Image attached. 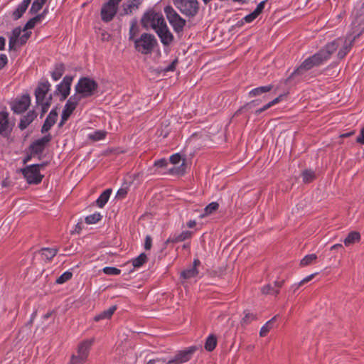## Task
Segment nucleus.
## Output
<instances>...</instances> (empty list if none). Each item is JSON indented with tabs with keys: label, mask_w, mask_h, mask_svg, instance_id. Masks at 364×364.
I'll return each mask as SVG.
<instances>
[{
	"label": "nucleus",
	"mask_w": 364,
	"mask_h": 364,
	"mask_svg": "<svg viewBox=\"0 0 364 364\" xmlns=\"http://www.w3.org/2000/svg\"><path fill=\"white\" fill-rule=\"evenodd\" d=\"M18 42V40L14 38H9V48L10 50H15V45Z\"/></svg>",
	"instance_id": "60"
},
{
	"label": "nucleus",
	"mask_w": 364,
	"mask_h": 364,
	"mask_svg": "<svg viewBox=\"0 0 364 364\" xmlns=\"http://www.w3.org/2000/svg\"><path fill=\"white\" fill-rule=\"evenodd\" d=\"M48 8H46L43 12L41 14H37L36 16H34L35 20L37 21V22H40L43 18H45L46 15L48 14Z\"/></svg>",
	"instance_id": "59"
},
{
	"label": "nucleus",
	"mask_w": 364,
	"mask_h": 364,
	"mask_svg": "<svg viewBox=\"0 0 364 364\" xmlns=\"http://www.w3.org/2000/svg\"><path fill=\"white\" fill-rule=\"evenodd\" d=\"M112 193V189L108 188L104 191L96 200V204L99 208H103L107 203Z\"/></svg>",
	"instance_id": "29"
},
{
	"label": "nucleus",
	"mask_w": 364,
	"mask_h": 364,
	"mask_svg": "<svg viewBox=\"0 0 364 364\" xmlns=\"http://www.w3.org/2000/svg\"><path fill=\"white\" fill-rule=\"evenodd\" d=\"M360 240V234L357 231L350 232L347 237L344 239L343 242L346 246H350L355 242H359Z\"/></svg>",
	"instance_id": "27"
},
{
	"label": "nucleus",
	"mask_w": 364,
	"mask_h": 364,
	"mask_svg": "<svg viewBox=\"0 0 364 364\" xmlns=\"http://www.w3.org/2000/svg\"><path fill=\"white\" fill-rule=\"evenodd\" d=\"M73 277V273L70 271H66L63 273L55 281L57 284H61L69 281Z\"/></svg>",
	"instance_id": "43"
},
{
	"label": "nucleus",
	"mask_w": 364,
	"mask_h": 364,
	"mask_svg": "<svg viewBox=\"0 0 364 364\" xmlns=\"http://www.w3.org/2000/svg\"><path fill=\"white\" fill-rule=\"evenodd\" d=\"M317 274V273H314V274H311L309 276H307L306 277H305L304 279H303L300 282H299V284H304L307 282H309V281H311L313 278H314V277Z\"/></svg>",
	"instance_id": "61"
},
{
	"label": "nucleus",
	"mask_w": 364,
	"mask_h": 364,
	"mask_svg": "<svg viewBox=\"0 0 364 364\" xmlns=\"http://www.w3.org/2000/svg\"><path fill=\"white\" fill-rule=\"evenodd\" d=\"M23 31V28H21V26H17L16 28H14L12 31V35H11V38H14L15 39H17L18 40L19 38L21 37L20 35L21 33V32Z\"/></svg>",
	"instance_id": "51"
},
{
	"label": "nucleus",
	"mask_w": 364,
	"mask_h": 364,
	"mask_svg": "<svg viewBox=\"0 0 364 364\" xmlns=\"http://www.w3.org/2000/svg\"><path fill=\"white\" fill-rule=\"evenodd\" d=\"M173 4L182 14L189 18H194L199 12L198 0H173Z\"/></svg>",
	"instance_id": "5"
},
{
	"label": "nucleus",
	"mask_w": 364,
	"mask_h": 364,
	"mask_svg": "<svg viewBox=\"0 0 364 364\" xmlns=\"http://www.w3.org/2000/svg\"><path fill=\"white\" fill-rule=\"evenodd\" d=\"M157 45V40L151 33H144L134 40V48L144 55L151 54Z\"/></svg>",
	"instance_id": "3"
},
{
	"label": "nucleus",
	"mask_w": 364,
	"mask_h": 364,
	"mask_svg": "<svg viewBox=\"0 0 364 364\" xmlns=\"http://www.w3.org/2000/svg\"><path fill=\"white\" fill-rule=\"evenodd\" d=\"M20 171L26 178L28 184H39L41 183L44 176L41 173L36 166L33 164L26 166L21 168Z\"/></svg>",
	"instance_id": "7"
},
{
	"label": "nucleus",
	"mask_w": 364,
	"mask_h": 364,
	"mask_svg": "<svg viewBox=\"0 0 364 364\" xmlns=\"http://www.w3.org/2000/svg\"><path fill=\"white\" fill-rule=\"evenodd\" d=\"M301 176L305 183H309L316 178L315 172L311 169H306L302 171Z\"/></svg>",
	"instance_id": "37"
},
{
	"label": "nucleus",
	"mask_w": 364,
	"mask_h": 364,
	"mask_svg": "<svg viewBox=\"0 0 364 364\" xmlns=\"http://www.w3.org/2000/svg\"><path fill=\"white\" fill-rule=\"evenodd\" d=\"M73 80V76L65 75L63 77L62 82L56 86V90L54 92V95H58L60 94V101L65 100L70 95Z\"/></svg>",
	"instance_id": "10"
},
{
	"label": "nucleus",
	"mask_w": 364,
	"mask_h": 364,
	"mask_svg": "<svg viewBox=\"0 0 364 364\" xmlns=\"http://www.w3.org/2000/svg\"><path fill=\"white\" fill-rule=\"evenodd\" d=\"M102 271L107 275H118L121 272L119 269L114 267H105L103 268Z\"/></svg>",
	"instance_id": "47"
},
{
	"label": "nucleus",
	"mask_w": 364,
	"mask_h": 364,
	"mask_svg": "<svg viewBox=\"0 0 364 364\" xmlns=\"http://www.w3.org/2000/svg\"><path fill=\"white\" fill-rule=\"evenodd\" d=\"M178 63V58H176L168 66H166L165 68L159 67L156 69H154L153 71L154 73H156L157 75H160L163 73H168L170 71L173 72L176 70V67Z\"/></svg>",
	"instance_id": "31"
},
{
	"label": "nucleus",
	"mask_w": 364,
	"mask_h": 364,
	"mask_svg": "<svg viewBox=\"0 0 364 364\" xmlns=\"http://www.w3.org/2000/svg\"><path fill=\"white\" fill-rule=\"evenodd\" d=\"M278 315L274 316L269 321H268L260 329L259 336L264 337L269 333V331L274 328V322L277 321Z\"/></svg>",
	"instance_id": "33"
},
{
	"label": "nucleus",
	"mask_w": 364,
	"mask_h": 364,
	"mask_svg": "<svg viewBox=\"0 0 364 364\" xmlns=\"http://www.w3.org/2000/svg\"><path fill=\"white\" fill-rule=\"evenodd\" d=\"M361 33L362 32L360 31L354 35L353 37L352 34H348L345 39L343 38V42L341 43V44H343V47L339 50L338 53V58L339 59H343L346 55V54L351 49L355 40L360 36Z\"/></svg>",
	"instance_id": "15"
},
{
	"label": "nucleus",
	"mask_w": 364,
	"mask_h": 364,
	"mask_svg": "<svg viewBox=\"0 0 364 364\" xmlns=\"http://www.w3.org/2000/svg\"><path fill=\"white\" fill-rule=\"evenodd\" d=\"M258 16V15L253 11L252 13H250V14L245 16L244 18H243V20L245 21V22L246 23H251Z\"/></svg>",
	"instance_id": "53"
},
{
	"label": "nucleus",
	"mask_w": 364,
	"mask_h": 364,
	"mask_svg": "<svg viewBox=\"0 0 364 364\" xmlns=\"http://www.w3.org/2000/svg\"><path fill=\"white\" fill-rule=\"evenodd\" d=\"M98 89V82L93 78L81 77L75 86V93L70 97L79 103L82 99L90 98L95 95Z\"/></svg>",
	"instance_id": "1"
},
{
	"label": "nucleus",
	"mask_w": 364,
	"mask_h": 364,
	"mask_svg": "<svg viewBox=\"0 0 364 364\" xmlns=\"http://www.w3.org/2000/svg\"><path fill=\"white\" fill-rule=\"evenodd\" d=\"M167 165L168 161L165 158L156 160L154 164V166L157 168H164L166 167Z\"/></svg>",
	"instance_id": "52"
},
{
	"label": "nucleus",
	"mask_w": 364,
	"mask_h": 364,
	"mask_svg": "<svg viewBox=\"0 0 364 364\" xmlns=\"http://www.w3.org/2000/svg\"><path fill=\"white\" fill-rule=\"evenodd\" d=\"M152 245V238L150 235H146L144 241V249L149 250L151 249Z\"/></svg>",
	"instance_id": "57"
},
{
	"label": "nucleus",
	"mask_w": 364,
	"mask_h": 364,
	"mask_svg": "<svg viewBox=\"0 0 364 364\" xmlns=\"http://www.w3.org/2000/svg\"><path fill=\"white\" fill-rule=\"evenodd\" d=\"M139 31V28L137 26V21L136 18L133 19L131 22V26L129 32V40L130 41H134L135 40V36L138 34Z\"/></svg>",
	"instance_id": "36"
},
{
	"label": "nucleus",
	"mask_w": 364,
	"mask_h": 364,
	"mask_svg": "<svg viewBox=\"0 0 364 364\" xmlns=\"http://www.w3.org/2000/svg\"><path fill=\"white\" fill-rule=\"evenodd\" d=\"M85 362V360L73 355L70 361L68 364H83Z\"/></svg>",
	"instance_id": "55"
},
{
	"label": "nucleus",
	"mask_w": 364,
	"mask_h": 364,
	"mask_svg": "<svg viewBox=\"0 0 364 364\" xmlns=\"http://www.w3.org/2000/svg\"><path fill=\"white\" fill-rule=\"evenodd\" d=\"M78 102H77L75 100H72V98L70 97V98L68 100L66 104L64 106V108L63 109L62 114H61V119L60 122L58 123V127H62L65 123L68 121V119L70 118V115L73 114L74 110L76 109L77 106L78 105Z\"/></svg>",
	"instance_id": "13"
},
{
	"label": "nucleus",
	"mask_w": 364,
	"mask_h": 364,
	"mask_svg": "<svg viewBox=\"0 0 364 364\" xmlns=\"http://www.w3.org/2000/svg\"><path fill=\"white\" fill-rule=\"evenodd\" d=\"M245 316L242 318L241 321V324L243 325H248L252 321L257 319V316L255 314H253L248 311H244Z\"/></svg>",
	"instance_id": "41"
},
{
	"label": "nucleus",
	"mask_w": 364,
	"mask_h": 364,
	"mask_svg": "<svg viewBox=\"0 0 364 364\" xmlns=\"http://www.w3.org/2000/svg\"><path fill=\"white\" fill-rule=\"evenodd\" d=\"M267 0H264L261 1L256 7V9L254 10V11L259 16L260 14L262 13L264 6Z\"/></svg>",
	"instance_id": "54"
},
{
	"label": "nucleus",
	"mask_w": 364,
	"mask_h": 364,
	"mask_svg": "<svg viewBox=\"0 0 364 364\" xmlns=\"http://www.w3.org/2000/svg\"><path fill=\"white\" fill-rule=\"evenodd\" d=\"M218 208H219V204L217 202H212V203H209L205 208L204 214L203 215V216L208 215L213 213V212L217 210L218 209Z\"/></svg>",
	"instance_id": "44"
},
{
	"label": "nucleus",
	"mask_w": 364,
	"mask_h": 364,
	"mask_svg": "<svg viewBox=\"0 0 364 364\" xmlns=\"http://www.w3.org/2000/svg\"><path fill=\"white\" fill-rule=\"evenodd\" d=\"M316 259L317 256L315 254L307 255L300 261V265L302 267L309 265L314 262Z\"/></svg>",
	"instance_id": "40"
},
{
	"label": "nucleus",
	"mask_w": 364,
	"mask_h": 364,
	"mask_svg": "<svg viewBox=\"0 0 364 364\" xmlns=\"http://www.w3.org/2000/svg\"><path fill=\"white\" fill-rule=\"evenodd\" d=\"M37 21L35 20L34 17L29 19L26 23L24 25L23 28V31H26L28 29H32L35 27L36 24L37 23Z\"/></svg>",
	"instance_id": "49"
},
{
	"label": "nucleus",
	"mask_w": 364,
	"mask_h": 364,
	"mask_svg": "<svg viewBox=\"0 0 364 364\" xmlns=\"http://www.w3.org/2000/svg\"><path fill=\"white\" fill-rule=\"evenodd\" d=\"M53 137L50 134L44 135L41 139L33 141L28 146L31 155H38V159H41V155L44 151L47 144L52 140Z\"/></svg>",
	"instance_id": "9"
},
{
	"label": "nucleus",
	"mask_w": 364,
	"mask_h": 364,
	"mask_svg": "<svg viewBox=\"0 0 364 364\" xmlns=\"http://www.w3.org/2000/svg\"><path fill=\"white\" fill-rule=\"evenodd\" d=\"M262 292L264 294H272L277 296L279 293V289H275L274 287H272L271 284H267L262 287Z\"/></svg>",
	"instance_id": "45"
},
{
	"label": "nucleus",
	"mask_w": 364,
	"mask_h": 364,
	"mask_svg": "<svg viewBox=\"0 0 364 364\" xmlns=\"http://www.w3.org/2000/svg\"><path fill=\"white\" fill-rule=\"evenodd\" d=\"M8 63V58L5 54H0V70L4 68Z\"/></svg>",
	"instance_id": "58"
},
{
	"label": "nucleus",
	"mask_w": 364,
	"mask_h": 364,
	"mask_svg": "<svg viewBox=\"0 0 364 364\" xmlns=\"http://www.w3.org/2000/svg\"><path fill=\"white\" fill-rule=\"evenodd\" d=\"M164 11L173 31L176 33H182L186 25V19L183 18L171 5L166 6Z\"/></svg>",
	"instance_id": "6"
},
{
	"label": "nucleus",
	"mask_w": 364,
	"mask_h": 364,
	"mask_svg": "<svg viewBox=\"0 0 364 364\" xmlns=\"http://www.w3.org/2000/svg\"><path fill=\"white\" fill-rule=\"evenodd\" d=\"M58 106L56 105L50 110V112L46 117V120L41 129V132L42 134L48 132L52 128V127L56 123L58 117Z\"/></svg>",
	"instance_id": "18"
},
{
	"label": "nucleus",
	"mask_w": 364,
	"mask_h": 364,
	"mask_svg": "<svg viewBox=\"0 0 364 364\" xmlns=\"http://www.w3.org/2000/svg\"><path fill=\"white\" fill-rule=\"evenodd\" d=\"M127 194V191L124 188H119L117 193V197L123 198Z\"/></svg>",
	"instance_id": "64"
},
{
	"label": "nucleus",
	"mask_w": 364,
	"mask_h": 364,
	"mask_svg": "<svg viewBox=\"0 0 364 364\" xmlns=\"http://www.w3.org/2000/svg\"><path fill=\"white\" fill-rule=\"evenodd\" d=\"M52 95H50V96L48 97V99L46 101H43L41 103H40L39 105L41 107V115L40 117L42 118L44 114L48 112L50 105H51V100H52Z\"/></svg>",
	"instance_id": "39"
},
{
	"label": "nucleus",
	"mask_w": 364,
	"mask_h": 364,
	"mask_svg": "<svg viewBox=\"0 0 364 364\" xmlns=\"http://www.w3.org/2000/svg\"><path fill=\"white\" fill-rule=\"evenodd\" d=\"M50 84L48 80L40 82L35 90L36 105H40L44 100L50 90Z\"/></svg>",
	"instance_id": "17"
},
{
	"label": "nucleus",
	"mask_w": 364,
	"mask_h": 364,
	"mask_svg": "<svg viewBox=\"0 0 364 364\" xmlns=\"http://www.w3.org/2000/svg\"><path fill=\"white\" fill-rule=\"evenodd\" d=\"M43 5H44L43 3L38 1L37 0H34V1L33 2V4L31 5V7L29 10V14H37L42 9Z\"/></svg>",
	"instance_id": "46"
},
{
	"label": "nucleus",
	"mask_w": 364,
	"mask_h": 364,
	"mask_svg": "<svg viewBox=\"0 0 364 364\" xmlns=\"http://www.w3.org/2000/svg\"><path fill=\"white\" fill-rule=\"evenodd\" d=\"M272 88H273L272 85L260 86V87H258L251 90L248 93V96L250 97L259 96L264 93L270 92L272 90Z\"/></svg>",
	"instance_id": "23"
},
{
	"label": "nucleus",
	"mask_w": 364,
	"mask_h": 364,
	"mask_svg": "<svg viewBox=\"0 0 364 364\" xmlns=\"http://www.w3.org/2000/svg\"><path fill=\"white\" fill-rule=\"evenodd\" d=\"M181 156L180 154L177 153V154H173L172 156H171L170 157V162L173 164H178L180 162V161L181 160Z\"/></svg>",
	"instance_id": "56"
},
{
	"label": "nucleus",
	"mask_w": 364,
	"mask_h": 364,
	"mask_svg": "<svg viewBox=\"0 0 364 364\" xmlns=\"http://www.w3.org/2000/svg\"><path fill=\"white\" fill-rule=\"evenodd\" d=\"M155 32L164 46H169L174 40L173 35L169 31L166 21Z\"/></svg>",
	"instance_id": "14"
},
{
	"label": "nucleus",
	"mask_w": 364,
	"mask_h": 364,
	"mask_svg": "<svg viewBox=\"0 0 364 364\" xmlns=\"http://www.w3.org/2000/svg\"><path fill=\"white\" fill-rule=\"evenodd\" d=\"M326 60L323 58L322 55L318 51L313 55L309 56L305 59L303 63L296 68L289 77L286 80V83H289L295 78H299L304 75L305 73L310 70L314 67L320 66L323 64ZM300 79H298L299 81Z\"/></svg>",
	"instance_id": "2"
},
{
	"label": "nucleus",
	"mask_w": 364,
	"mask_h": 364,
	"mask_svg": "<svg viewBox=\"0 0 364 364\" xmlns=\"http://www.w3.org/2000/svg\"><path fill=\"white\" fill-rule=\"evenodd\" d=\"M343 42L342 38H338L332 42L326 45V46L318 50L319 53L322 55L323 58L327 61L331 55L338 49L341 43Z\"/></svg>",
	"instance_id": "16"
},
{
	"label": "nucleus",
	"mask_w": 364,
	"mask_h": 364,
	"mask_svg": "<svg viewBox=\"0 0 364 364\" xmlns=\"http://www.w3.org/2000/svg\"><path fill=\"white\" fill-rule=\"evenodd\" d=\"M200 264V261L198 259H194L193 266L188 268L181 273V277L188 279L196 277L198 274L197 267Z\"/></svg>",
	"instance_id": "20"
},
{
	"label": "nucleus",
	"mask_w": 364,
	"mask_h": 364,
	"mask_svg": "<svg viewBox=\"0 0 364 364\" xmlns=\"http://www.w3.org/2000/svg\"><path fill=\"white\" fill-rule=\"evenodd\" d=\"M285 282V279H280V280H276L274 282V287L275 288V289H279L282 287V286L284 285Z\"/></svg>",
	"instance_id": "62"
},
{
	"label": "nucleus",
	"mask_w": 364,
	"mask_h": 364,
	"mask_svg": "<svg viewBox=\"0 0 364 364\" xmlns=\"http://www.w3.org/2000/svg\"><path fill=\"white\" fill-rule=\"evenodd\" d=\"M37 113L35 110H30L26 115H23L18 124V127L21 130H24L27 127L32 123L37 117Z\"/></svg>",
	"instance_id": "21"
},
{
	"label": "nucleus",
	"mask_w": 364,
	"mask_h": 364,
	"mask_svg": "<svg viewBox=\"0 0 364 364\" xmlns=\"http://www.w3.org/2000/svg\"><path fill=\"white\" fill-rule=\"evenodd\" d=\"M285 95H286L285 94H282V95H279L277 97H276L275 99H274L273 100H272V101L269 102L267 104L264 105L261 108L257 109L255 112V114L256 115H259L262 112H263L266 111L267 109H268L269 108H270L271 107H272V106L275 105L276 104L279 103L280 101L282 100L283 97Z\"/></svg>",
	"instance_id": "28"
},
{
	"label": "nucleus",
	"mask_w": 364,
	"mask_h": 364,
	"mask_svg": "<svg viewBox=\"0 0 364 364\" xmlns=\"http://www.w3.org/2000/svg\"><path fill=\"white\" fill-rule=\"evenodd\" d=\"M65 70L63 63H57L54 66V70L51 72V77L54 81H57L61 78Z\"/></svg>",
	"instance_id": "26"
},
{
	"label": "nucleus",
	"mask_w": 364,
	"mask_h": 364,
	"mask_svg": "<svg viewBox=\"0 0 364 364\" xmlns=\"http://www.w3.org/2000/svg\"><path fill=\"white\" fill-rule=\"evenodd\" d=\"M92 344V340H87L80 343L78 346L77 356L86 360Z\"/></svg>",
	"instance_id": "22"
},
{
	"label": "nucleus",
	"mask_w": 364,
	"mask_h": 364,
	"mask_svg": "<svg viewBox=\"0 0 364 364\" xmlns=\"http://www.w3.org/2000/svg\"><path fill=\"white\" fill-rule=\"evenodd\" d=\"M164 22L165 20L162 14L155 12L153 9L146 11L141 18V24L144 28L148 29L151 27L154 31L159 28Z\"/></svg>",
	"instance_id": "4"
},
{
	"label": "nucleus",
	"mask_w": 364,
	"mask_h": 364,
	"mask_svg": "<svg viewBox=\"0 0 364 364\" xmlns=\"http://www.w3.org/2000/svg\"><path fill=\"white\" fill-rule=\"evenodd\" d=\"M102 216L100 213H95L94 214L87 216L85 219L87 224H95L102 219Z\"/></svg>",
	"instance_id": "42"
},
{
	"label": "nucleus",
	"mask_w": 364,
	"mask_h": 364,
	"mask_svg": "<svg viewBox=\"0 0 364 364\" xmlns=\"http://www.w3.org/2000/svg\"><path fill=\"white\" fill-rule=\"evenodd\" d=\"M40 252L46 260L50 261L57 255L58 249L43 247L41 249Z\"/></svg>",
	"instance_id": "34"
},
{
	"label": "nucleus",
	"mask_w": 364,
	"mask_h": 364,
	"mask_svg": "<svg viewBox=\"0 0 364 364\" xmlns=\"http://www.w3.org/2000/svg\"><path fill=\"white\" fill-rule=\"evenodd\" d=\"M147 261V256L145 253H141L137 257L134 258L132 261L134 267H140Z\"/></svg>",
	"instance_id": "38"
},
{
	"label": "nucleus",
	"mask_w": 364,
	"mask_h": 364,
	"mask_svg": "<svg viewBox=\"0 0 364 364\" xmlns=\"http://www.w3.org/2000/svg\"><path fill=\"white\" fill-rule=\"evenodd\" d=\"M356 141L364 144V127L361 129L359 136L356 139Z\"/></svg>",
	"instance_id": "63"
},
{
	"label": "nucleus",
	"mask_w": 364,
	"mask_h": 364,
	"mask_svg": "<svg viewBox=\"0 0 364 364\" xmlns=\"http://www.w3.org/2000/svg\"><path fill=\"white\" fill-rule=\"evenodd\" d=\"M118 5L112 0H109L102 5L101 9V18L102 21L108 23L111 21L116 15Z\"/></svg>",
	"instance_id": "12"
},
{
	"label": "nucleus",
	"mask_w": 364,
	"mask_h": 364,
	"mask_svg": "<svg viewBox=\"0 0 364 364\" xmlns=\"http://www.w3.org/2000/svg\"><path fill=\"white\" fill-rule=\"evenodd\" d=\"M117 310V306L114 305L110 306L108 309L103 311L100 314L94 317L95 321H99L102 319H109Z\"/></svg>",
	"instance_id": "25"
},
{
	"label": "nucleus",
	"mask_w": 364,
	"mask_h": 364,
	"mask_svg": "<svg viewBox=\"0 0 364 364\" xmlns=\"http://www.w3.org/2000/svg\"><path fill=\"white\" fill-rule=\"evenodd\" d=\"M31 34V31H26L24 34H23L18 39L19 44L21 46L25 45L27 41L30 38Z\"/></svg>",
	"instance_id": "50"
},
{
	"label": "nucleus",
	"mask_w": 364,
	"mask_h": 364,
	"mask_svg": "<svg viewBox=\"0 0 364 364\" xmlns=\"http://www.w3.org/2000/svg\"><path fill=\"white\" fill-rule=\"evenodd\" d=\"M27 9L28 7L25 6L23 4L21 3L20 4H18L17 8L12 13V18L14 21L21 18L27 10Z\"/></svg>",
	"instance_id": "35"
},
{
	"label": "nucleus",
	"mask_w": 364,
	"mask_h": 364,
	"mask_svg": "<svg viewBox=\"0 0 364 364\" xmlns=\"http://www.w3.org/2000/svg\"><path fill=\"white\" fill-rule=\"evenodd\" d=\"M262 102V99H256L250 101V102H247L243 106L240 107L235 113V116H237L240 113L244 111H248L252 109L257 106H259Z\"/></svg>",
	"instance_id": "24"
},
{
	"label": "nucleus",
	"mask_w": 364,
	"mask_h": 364,
	"mask_svg": "<svg viewBox=\"0 0 364 364\" xmlns=\"http://www.w3.org/2000/svg\"><path fill=\"white\" fill-rule=\"evenodd\" d=\"M217 337L214 334H210L205 340L204 348L208 351H213L217 346Z\"/></svg>",
	"instance_id": "32"
},
{
	"label": "nucleus",
	"mask_w": 364,
	"mask_h": 364,
	"mask_svg": "<svg viewBox=\"0 0 364 364\" xmlns=\"http://www.w3.org/2000/svg\"><path fill=\"white\" fill-rule=\"evenodd\" d=\"M30 105L31 97L28 94H25L14 100L11 104V108L14 113L19 114L26 111Z\"/></svg>",
	"instance_id": "11"
},
{
	"label": "nucleus",
	"mask_w": 364,
	"mask_h": 364,
	"mask_svg": "<svg viewBox=\"0 0 364 364\" xmlns=\"http://www.w3.org/2000/svg\"><path fill=\"white\" fill-rule=\"evenodd\" d=\"M198 349L196 346H190L184 350L178 351L176 355L167 360L166 364H182L189 361L195 352Z\"/></svg>",
	"instance_id": "8"
},
{
	"label": "nucleus",
	"mask_w": 364,
	"mask_h": 364,
	"mask_svg": "<svg viewBox=\"0 0 364 364\" xmlns=\"http://www.w3.org/2000/svg\"><path fill=\"white\" fill-rule=\"evenodd\" d=\"M193 234V231L186 230L183 231L181 233L178 235H174L173 236L169 237L164 242L165 247H166L167 245L169 243H178L181 242H183L186 240L191 238Z\"/></svg>",
	"instance_id": "19"
},
{
	"label": "nucleus",
	"mask_w": 364,
	"mask_h": 364,
	"mask_svg": "<svg viewBox=\"0 0 364 364\" xmlns=\"http://www.w3.org/2000/svg\"><path fill=\"white\" fill-rule=\"evenodd\" d=\"M9 113L7 112H0V134H3L9 128Z\"/></svg>",
	"instance_id": "30"
},
{
	"label": "nucleus",
	"mask_w": 364,
	"mask_h": 364,
	"mask_svg": "<svg viewBox=\"0 0 364 364\" xmlns=\"http://www.w3.org/2000/svg\"><path fill=\"white\" fill-rule=\"evenodd\" d=\"M106 136V132L103 131H95L92 134L90 135V139L94 141H99L104 139Z\"/></svg>",
	"instance_id": "48"
}]
</instances>
